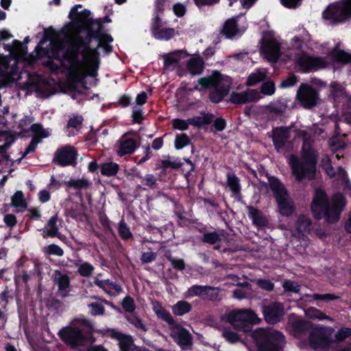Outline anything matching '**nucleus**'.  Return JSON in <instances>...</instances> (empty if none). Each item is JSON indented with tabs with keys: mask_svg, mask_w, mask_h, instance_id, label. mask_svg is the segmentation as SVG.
I'll return each instance as SVG.
<instances>
[{
	"mask_svg": "<svg viewBox=\"0 0 351 351\" xmlns=\"http://www.w3.org/2000/svg\"><path fill=\"white\" fill-rule=\"evenodd\" d=\"M75 5L69 12L71 22L58 32L51 41L52 55L59 60L67 73L72 84L81 83L87 75L95 76L98 64V53L89 49L88 32L85 29V21Z\"/></svg>",
	"mask_w": 351,
	"mask_h": 351,
	"instance_id": "nucleus-1",
	"label": "nucleus"
},
{
	"mask_svg": "<svg viewBox=\"0 0 351 351\" xmlns=\"http://www.w3.org/2000/svg\"><path fill=\"white\" fill-rule=\"evenodd\" d=\"M317 158L318 153L313 147L311 140L304 137L300 158L295 155L288 158V163L295 179L301 182L304 179L313 178L316 173Z\"/></svg>",
	"mask_w": 351,
	"mask_h": 351,
	"instance_id": "nucleus-2",
	"label": "nucleus"
},
{
	"mask_svg": "<svg viewBox=\"0 0 351 351\" xmlns=\"http://www.w3.org/2000/svg\"><path fill=\"white\" fill-rule=\"evenodd\" d=\"M292 45L298 49V51L295 53V59L304 71H311L325 68L330 63L328 60L330 59H334L335 61L341 63H348L351 61V53H349L337 49L330 51L326 59L310 56L300 49L302 47V40L298 37L292 40Z\"/></svg>",
	"mask_w": 351,
	"mask_h": 351,
	"instance_id": "nucleus-3",
	"label": "nucleus"
},
{
	"mask_svg": "<svg viewBox=\"0 0 351 351\" xmlns=\"http://www.w3.org/2000/svg\"><path fill=\"white\" fill-rule=\"evenodd\" d=\"M345 206L346 201L341 194H335L329 203L325 193L317 189L311 204V210L315 217H326L329 223H333L339 219V214Z\"/></svg>",
	"mask_w": 351,
	"mask_h": 351,
	"instance_id": "nucleus-4",
	"label": "nucleus"
},
{
	"mask_svg": "<svg viewBox=\"0 0 351 351\" xmlns=\"http://www.w3.org/2000/svg\"><path fill=\"white\" fill-rule=\"evenodd\" d=\"M231 84V79L228 76L215 72L210 77L200 78L197 81L195 89L202 90L207 88H212L213 90L210 95V99L213 102L218 103L227 95Z\"/></svg>",
	"mask_w": 351,
	"mask_h": 351,
	"instance_id": "nucleus-5",
	"label": "nucleus"
},
{
	"mask_svg": "<svg viewBox=\"0 0 351 351\" xmlns=\"http://www.w3.org/2000/svg\"><path fill=\"white\" fill-rule=\"evenodd\" d=\"M252 337L258 351H280L282 345L285 343L284 335L271 328H258L252 332Z\"/></svg>",
	"mask_w": 351,
	"mask_h": 351,
	"instance_id": "nucleus-6",
	"label": "nucleus"
},
{
	"mask_svg": "<svg viewBox=\"0 0 351 351\" xmlns=\"http://www.w3.org/2000/svg\"><path fill=\"white\" fill-rule=\"evenodd\" d=\"M221 319L228 322L234 328L245 332L251 330L252 324H258L261 319L256 314L249 309L234 310L223 315Z\"/></svg>",
	"mask_w": 351,
	"mask_h": 351,
	"instance_id": "nucleus-7",
	"label": "nucleus"
},
{
	"mask_svg": "<svg viewBox=\"0 0 351 351\" xmlns=\"http://www.w3.org/2000/svg\"><path fill=\"white\" fill-rule=\"evenodd\" d=\"M269 184L276 199L280 213L286 217L291 216L294 212V206L284 185L276 178L269 180Z\"/></svg>",
	"mask_w": 351,
	"mask_h": 351,
	"instance_id": "nucleus-8",
	"label": "nucleus"
},
{
	"mask_svg": "<svg viewBox=\"0 0 351 351\" xmlns=\"http://www.w3.org/2000/svg\"><path fill=\"white\" fill-rule=\"evenodd\" d=\"M323 16L330 23H341L351 17V0H340L328 6Z\"/></svg>",
	"mask_w": 351,
	"mask_h": 351,
	"instance_id": "nucleus-9",
	"label": "nucleus"
},
{
	"mask_svg": "<svg viewBox=\"0 0 351 351\" xmlns=\"http://www.w3.org/2000/svg\"><path fill=\"white\" fill-rule=\"evenodd\" d=\"M334 329L331 327L318 326L310 332L309 343L311 347L318 351H325L330 346Z\"/></svg>",
	"mask_w": 351,
	"mask_h": 351,
	"instance_id": "nucleus-10",
	"label": "nucleus"
},
{
	"mask_svg": "<svg viewBox=\"0 0 351 351\" xmlns=\"http://www.w3.org/2000/svg\"><path fill=\"white\" fill-rule=\"evenodd\" d=\"M311 221L308 217L304 215H300L295 223V230L292 234V243L293 245H297V243H300L301 247L305 248L308 244V239L307 234L311 231Z\"/></svg>",
	"mask_w": 351,
	"mask_h": 351,
	"instance_id": "nucleus-11",
	"label": "nucleus"
},
{
	"mask_svg": "<svg viewBox=\"0 0 351 351\" xmlns=\"http://www.w3.org/2000/svg\"><path fill=\"white\" fill-rule=\"evenodd\" d=\"M58 334L63 341L73 348L85 345L86 337L82 335L81 329L74 323L71 326L62 328Z\"/></svg>",
	"mask_w": 351,
	"mask_h": 351,
	"instance_id": "nucleus-12",
	"label": "nucleus"
},
{
	"mask_svg": "<svg viewBox=\"0 0 351 351\" xmlns=\"http://www.w3.org/2000/svg\"><path fill=\"white\" fill-rule=\"evenodd\" d=\"M261 53L269 62H276L280 56V45L278 40L271 36L263 39Z\"/></svg>",
	"mask_w": 351,
	"mask_h": 351,
	"instance_id": "nucleus-13",
	"label": "nucleus"
},
{
	"mask_svg": "<svg viewBox=\"0 0 351 351\" xmlns=\"http://www.w3.org/2000/svg\"><path fill=\"white\" fill-rule=\"evenodd\" d=\"M169 329L171 330L170 336L181 348H184L192 343L191 333L174 321L173 324H169Z\"/></svg>",
	"mask_w": 351,
	"mask_h": 351,
	"instance_id": "nucleus-14",
	"label": "nucleus"
},
{
	"mask_svg": "<svg viewBox=\"0 0 351 351\" xmlns=\"http://www.w3.org/2000/svg\"><path fill=\"white\" fill-rule=\"evenodd\" d=\"M297 96L302 105L307 108L314 106L318 99L317 92L306 84L302 85L300 87Z\"/></svg>",
	"mask_w": 351,
	"mask_h": 351,
	"instance_id": "nucleus-15",
	"label": "nucleus"
},
{
	"mask_svg": "<svg viewBox=\"0 0 351 351\" xmlns=\"http://www.w3.org/2000/svg\"><path fill=\"white\" fill-rule=\"evenodd\" d=\"M77 157V151L72 146H65L58 149L55 154L53 160L60 165L66 166L73 165Z\"/></svg>",
	"mask_w": 351,
	"mask_h": 351,
	"instance_id": "nucleus-16",
	"label": "nucleus"
},
{
	"mask_svg": "<svg viewBox=\"0 0 351 351\" xmlns=\"http://www.w3.org/2000/svg\"><path fill=\"white\" fill-rule=\"evenodd\" d=\"M263 313L265 320L270 324H274L280 320L284 315V308L280 303H274L263 307Z\"/></svg>",
	"mask_w": 351,
	"mask_h": 351,
	"instance_id": "nucleus-17",
	"label": "nucleus"
},
{
	"mask_svg": "<svg viewBox=\"0 0 351 351\" xmlns=\"http://www.w3.org/2000/svg\"><path fill=\"white\" fill-rule=\"evenodd\" d=\"M322 165L326 172V173L331 178L337 177V178L341 180L342 182L345 183L348 189L350 188V186H348V184L349 182L347 173L341 167H338L337 171H335L334 168L332 167L330 164V160L328 156H324L322 160Z\"/></svg>",
	"mask_w": 351,
	"mask_h": 351,
	"instance_id": "nucleus-18",
	"label": "nucleus"
},
{
	"mask_svg": "<svg viewBox=\"0 0 351 351\" xmlns=\"http://www.w3.org/2000/svg\"><path fill=\"white\" fill-rule=\"evenodd\" d=\"M261 98L260 93L253 89L241 93H232L230 95L232 103L242 104L247 102L256 101Z\"/></svg>",
	"mask_w": 351,
	"mask_h": 351,
	"instance_id": "nucleus-19",
	"label": "nucleus"
},
{
	"mask_svg": "<svg viewBox=\"0 0 351 351\" xmlns=\"http://www.w3.org/2000/svg\"><path fill=\"white\" fill-rule=\"evenodd\" d=\"M160 19L156 16L152 26V34L155 38L167 40L173 37L175 30L173 28H160Z\"/></svg>",
	"mask_w": 351,
	"mask_h": 351,
	"instance_id": "nucleus-20",
	"label": "nucleus"
},
{
	"mask_svg": "<svg viewBox=\"0 0 351 351\" xmlns=\"http://www.w3.org/2000/svg\"><path fill=\"white\" fill-rule=\"evenodd\" d=\"M110 336L118 341L121 351H132L136 347L130 336L125 335L115 330L110 331Z\"/></svg>",
	"mask_w": 351,
	"mask_h": 351,
	"instance_id": "nucleus-21",
	"label": "nucleus"
},
{
	"mask_svg": "<svg viewBox=\"0 0 351 351\" xmlns=\"http://www.w3.org/2000/svg\"><path fill=\"white\" fill-rule=\"evenodd\" d=\"M289 137V130L286 128H276L273 130V141L278 151L283 147Z\"/></svg>",
	"mask_w": 351,
	"mask_h": 351,
	"instance_id": "nucleus-22",
	"label": "nucleus"
},
{
	"mask_svg": "<svg viewBox=\"0 0 351 351\" xmlns=\"http://www.w3.org/2000/svg\"><path fill=\"white\" fill-rule=\"evenodd\" d=\"M187 54L184 51H176L164 56L165 66L166 67L177 64L182 59L185 58Z\"/></svg>",
	"mask_w": 351,
	"mask_h": 351,
	"instance_id": "nucleus-23",
	"label": "nucleus"
},
{
	"mask_svg": "<svg viewBox=\"0 0 351 351\" xmlns=\"http://www.w3.org/2000/svg\"><path fill=\"white\" fill-rule=\"evenodd\" d=\"M152 305L154 313L158 318L167 322L169 324H173L174 321L173 318L171 314L162 306L160 302L152 301Z\"/></svg>",
	"mask_w": 351,
	"mask_h": 351,
	"instance_id": "nucleus-24",
	"label": "nucleus"
},
{
	"mask_svg": "<svg viewBox=\"0 0 351 351\" xmlns=\"http://www.w3.org/2000/svg\"><path fill=\"white\" fill-rule=\"evenodd\" d=\"M136 147V143L134 139H122L120 141V147L117 151L119 156L132 154Z\"/></svg>",
	"mask_w": 351,
	"mask_h": 351,
	"instance_id": "nucleus-25",
	"label": "nucleus"
},
{
	"mask_svg": "<svg viewBox=\"0 0 351 351\" xmlns=\"http://www.w3.org/2000/svg\"><path fill=\"white\" fill-rule=\"evenodd\" d=\"M58 233V217L56 215L51 217L49 220L47 221L45 230L43 232V236L45 237H55L57 236Z\"/></svg>",
	"mask_w": 351,
	"mask_h": 351,
	"instance_id": "nucleus-26",
	"label": "nucleus"
},
{
	"mask_svg": "<svg viewBox=\"0 0 351 351\" xmlns=\"http://www.w3.org/2000/svg\"><path fill=\"white\" fill-rule=\"evenodd\" d=\"M204 68L203 60L198 57H194L190 59L187 63V69L189 73L193 75L202 73Z\"/></svg>",
	"mask_w": 351,
	"mask_h": 351,
	"instance_id": "nucleus-27",
	"label": "nucleus"
},
{
	"mask_svg": "<svg viewBox=\"0 0 351 351\" xmlns=\"http://www.w3.org/2000/svg\"><path fill=\"white\" fill-rule=\"evenodd\" d=\"M213 291L209 288V286L193 285L185 293V297L193 298L194 296H199L204 299L206 291Z\"/></svg>",
	"mask_w": 351,
	"mask_h": 351,
	"instance_id": "nucleus-28",
	"label": "nucleus"
},
{
	"mask_svg": "<svg viewBox=\"0 0 351 351\" xmlns=\"http://www.w3.org/2000/svg\"><path fill=\"white\" fill-rule=\"evenodd\" d=\"M213 115L211 114H201L199 116L189 119L191 125L201 127L210 123L213 121Z\"/></svg>",
	"mask_w": 351,
	"mask_h": 351,
	"instance_id": "nucleus-29",
	"label": "nucleus"
},
{
	"mask_svg": "<svg viewBox=\"0 0 351 351\" xmlns=\"http://www.w3.org/2000/svg\"><path fill=\"white\" fill-rule=\"evenodd\" d=\"M95 283L98 287L104 289V291L108 293V294H111L113 291L116 292H119L121 290V287L119 285L112 282H110L108 280H99L98 278H96L95 279Z\"/></svg>",
	"mask_w": 351,
	"mask_h": 351,
	"instance_id": "nucleus-30",
	"label": "nucleus"
},
{
	"mask_svg": "<svg viewBox=\"0 0 351 351\" xmlns=\"http://www.w3.org/2000/svg\"><path fill=\"white\" fill-rule=\"evenodd\" d=\"M304 313L305 315L309 319L318 320L327 319L330 322L333 321V319L330 317L327 316L323 312H322L321 311L315 307L308 308L304 311Z\"/></svg>",
	"mask_w": 351,
	"mask_h": 351,
	"instance_id": "nucleus-31",
	"label": "nucleus"
},
{
	"mask_svg": "<svg viewBox=\"0 0 351 351\" xmlns=\"http://www.w3.org/2000/svg\"><path fill=\"white\" fill-rule=\"evenodd\" d=\"M191 304L186 301H178L172 306L173 313L178 316H182L191 310Z\"/></svg>",
	"mask_w": 351,
	"mask_h": 351,
	"instance_id": "nucleus-32",
	"label": "nucleus"
},
{
	"mask_svg": "<svg viewBox=\"0 0 351 351\" xmlns=\"http://www.w3.org/2000/svg\"><path fill=\"white\" fill-rule=\"evenodd\" d=\"M101 173L103 176L110 177L115 176L119 169V166L116 162H106L100 167Z\"/></svg>",
	"mask_w": 351,
	"mask_h": 351,
	"instance_id": "nucleus-33",
	"label": "nucleus"
},
{
	"mask_svg": "<svg viewBox=\"0 0 351 351\" xmlns=\"http://www.w3.org/2000/svg\"><path fill=\"white\" fill-rule=\"evenodd\" d=\"M248 212L253 223L257 226L262 227L266 226L267 221L259 211L252 207H248Z\"/></svg>",
	"mask_w": 351,
	"mask_h": 351,
	"instance_id": "nucleus-34",
	"label": "nucleus"
},
{
	"mask_svg": "<svg viewBox=\"0 0 351 351\" xmlns=\"http://www.w3.org/2000/svg\"><path fill=\"white\" fill-rule=\"evenodd\" d=\"M53 280L58 284L60 291H64L69 286V278L67 275L62 274L59 271H55Z\"/></svg>",
	"mask_w": 351,
	"mask_h": 351,
	"instance_id": "nucleus-35",
	"label": "nucleus"
},
{
	"mask_svg": "<svg viewBox=\"0 0 351 351\" xmlns=\"http://www.w3.org/2000/svg\"><path fill=\"white\" fill-rule=\"evenodd\" d=\"M292 327L293 335L295 336H300L302 332L311 327V324L304 319H298L293 323Z\"/></svg>",
	"mask_w": 351,
	"mask_h": 351,
	"instance_id": "nucleus-36",
	"label": "nucleus"
},
{
	"mask_svg": "<svg viewBox=\"0 0 351 351\" xmlns=\"http://www.w3.org/2000/svg\"><path fill=\"white\" fill-rule=\"evenodd\" d=\"M227 183L230 190L234 195L240 194V180L234 174L228 173L227 175Z\"/></svg>",
	"mask_w": 351,
	"mask_h": 351,
	"instance_id": "nucleus-37",
	"label": "nucleus"
},
{
	"mask_svg": "<svg viewBox=\"0 0 351 351\" xmlns=\"http://www.w3.org/2000/svg\"><path fill=\"white\" fill-rule=\"evenodd\" d=\"M223 32L228 38L237 34L238 29L234 19H230L226 21L223 28Z\"/></svg>",
	"mask_w": 351,
	"mask_h": 351,
	"instance_id": "nucleus-38",
	"label": "nucleus"
},
{
	"mask_svg": "<svg viewBox=\"0 0 351 351\" xmlns=\"http://www.w3.org/2000/svg\"><path fill=\"white\" fill-rule=\"evenodd\" d=\"M11 205L15 208L25 209L27 207L23 194L21 191H16L12 197Z\"/></svg>",
	"mask_w": 351,
	"mask_h": 351,
	"instance_id": "nucleus-39",
	"label": "nucleus"
},
{
	"mask_svg": "<svg viewBox=\"0 0 351 351\" xmlns=\"http://www.w3.org/2000/svg\"><path fill=\"white\" fill-rule=\"evenodd\" d=\"M66 186L75 189H86L89 186L90 182L84 179H71L65 182Z\"/></svg>",
	"mask_w": 351,
	"mask_h": 351,
	"instance_id": "nucleus-40",
	"label": "nucleus"
},
{
	"mask_svg": "<svg viewBox=\"0 0 351 351\" xmlns=\"http://www.w3.org/2000/svg\"><path fill=\"white\" fill-rule=\"evenodd\" d=\"M32 131L34 133V137H38L40 141L42 138H47L50 135L49 130L44 129L41 125L37 123L32 125Z\"/></svg>",
	"mask_w": 351,
	"mask_h": 351,
	"instance_id": "nucleus-41",
	"label": "nucleus"
},
{
	"mask_svg": "<svg viewBox=\"0 0 351 351\" xmlns=\"http://www.w3.org/2000/svg\"><path fill=\"white\" fill-rule=\"evenodd\" d=\"M350 337H351V328L342 327L335 334V341L337 342H342Z\"/></svg>",
	"mask_w": 351,
	"mask_h": 351,
	"instance_id": "nucleus-42",
	"label": "nucleus"
},
{
	"mask_svg": "<svg viewBox=\"0 0 351 351\" xmlns=\"http://www.w3.org/2000/svg\"><path fill=\"white\" fill-rule=\"evenodd\" d=\"M221 335L230 343H234L240 341V337L239 335L230 329H223Z\"/></svg>",
	"mask_w": 351,
	"mask_h": 351,
	"instance_id": "nucleus-43",
	"label": "nucleus"
},
{
	"mask_svg": "<svg viewBox=\"0 0 351 351\" xmlns=\"http://www.w3.org/2000/svg\"><path fill=\"white\" fill-rule=\"evenodd\" d=\"M94 271V267L88 263H83L78 266V272L82 276H90Z\"/></svg>",
	"mask_w": 351,
	"mask_h": 351,
	"instance_id": "nucleus-44",
	"label": "nucleus"
},
{
	"mask_svg": "<svg viewBox=\"0 0 351 351\" xmlns=\"http://www.w3.org/2000/svg\"><path fill=\"white\" fill-rule=\"evenodd\" d=\"M265 77L264 73L261 71H256L252 73L247 79V84L250 86H253L263 80Z\"/></svg>",
	"mask_w": 351,
	"mask_h": 351,
	"instance_id": "nucleus-45",
	"label": "nucleus"
},
{
	"mask_svg": "<svg viewBox=\"0 0 351 351\" xmlns=\"http://www.w3.org/2000/svg\"><path fill=\"white\" fill-rule=\"evenodd\" d=\"M44 252L49 255L61 256L63 255V250L58 245L55 244L49 245L44 248Z\"/></svg>",
	"mask_w": 351,
	"mask_h": 351,
	"instance_id": "nucleus-46",
	"label": "nucleus"
},
{
	"mask_svg": "<svg viewBox=\"0 0 351 351\" xmlns=\"http://www.w3.org/2000/svg\"><path fill=\"white\" fill-rule=\"evenodd\" d=\"M190 142L189 137L184 134H182L178 135L175 139V147L178 149H182L185 146H186Z\"/></svg>",
	"mask_w": 351,
	"mask_h": 351,
	"instance_id": "nucleus-47",
	"label": "nucleus"
},
{
	"mask_svg": "<svg viewBox=\"0 0 351 351\" xmlns=\"http://www.w3.org/2000/svg\"><path fill=\"white\" fill-rule=\"evenodd\" d=\"M311 297L315 300H322L326 302L339 299V296L331 293H315Z\"/></svg>",
	"mask_w": 351,
	"mask_h": 351,
	"instance_id": "nucleus-48",
	"label": "nucleus"
},
{
	"mask_svg": "<svg viewBox=\"0 0 351 351\" xmlns=\"http://www.w3.org/2000/svg\"><path fill=\"white\" fill-rule=\"evenodd\" d=\"M83 121V118L82 116L75 115L71 118L66 125L67 130L70 128H73L77 130L80 125H82Z\"/></svg>",
	"mask_w": 351,
	"mask_h": 351,
	"instance_id": "nucleus-49",
	"label": "nucleus"
},
{
	"mask_svg": "<svg viewBox=\"0 0 351 351\" xmlns=\"http://www.w3.org/2000/svg\"><path fill=\"white\" fill-rule=\"evenodd\" d=\"M276 90L275 84L271 81L265 82L261 87V93L265 95H272Z\"/></svg>",
	"mask_w": 351,
	"mask_h": 351,
	"instance_id": "nucleus-50",
	"label": "nucleus"
},
{
	"mask_svg": "<svg viewBox=\"0 0 351 351\" xmlns=\"http://www.w3.org/2000/svg\"><path fill=\"white\" fill-rule=\"evenodd\" d=\"M202 241L210 244H215L220 241V236L215 232L206 233L203 236Z\"/></svg>",
	"mask_w": 351,
	"mask_h": 351,
	"instance_id": "nucleus-51",
	"label": "nucleus"
},
{
	"mask_svg": "<svg viewBox=\"0 0 351 351\" xmlns=\"http://www.w3.org/2000/svg\"><path fill=\"white\" fill-rule=\"evenodd\" d=\"M119 232L120 235L125 239H129L132 237V233L130 230V228L128 227L123 219L119 222Z\"/></svg>",
	"mask_w": 351,
	"mask_h": 351,
	"instance_id": "nucleus-52",
	"label": "nucleus"
},
{
	"mask_svg": "<svg viewBox=\"0 0 351 351\" xmlns=\"http://www.w3.org/2000/svg\"><path fill=\"white\" fill-rule=\"evenodd\" d=\"M282 287L284 288L285 291H291L293 293H299L300 289V286L291 280H286L282 284Z\"/></svg>",
	"mask_w": 351,
	"mask_h": 351,
	"instance_id": "nucleus-53",
	"label": "nucleus"
},
{
	"mask_svg": "<svg viewBox=\"0 0 351 351\" xmlns=\"http://www.w3.org/2000/svg\"><path fill=\"white\" fill-rule=\"evenodd\" d=\"M122 306L127 312L132 313L135 310L134 300L130 297H125L122 302Z\"/></svg>",
	"mask_w": 351,
	"mask_h": 351,
	"instance_id": "nucleus-54",
	"label": "nucleus"
},
{
	"mask_svg": "<svg viewBox=\"0 0 351 351\" xmlns=\"http://www.w3.org/2000/svg\"><path fill=\"white\" fill-rule=\"evenodd\" d=\"M172 124L175 129L179 130H186L188 129L189 125H191L189 123V119L185 121L180 119H175L172 120Z\"/></svg>",
	"mask_w": 351,
	"mask_h": 351,
	"instance_id": "nucleus-55",
	"label": "nucleus"
},
{
	"mask_svg": "<svg viewBox=\"0 0 351 351\" xmlns=\"http://www.w3.org/2000/svg\"><path fill=\"white\" fill-rule=\"evenodd\" d=\"M257 285L267 291H271L274 289V285L269 280L258 279L256 280Z\"/></svg>",
	"mask_w": 351,
	"mask_h": 351,
	"instance_id": "nucleus-56",
	"label": "nucleus"
},
{
	"mask_svg": "<svg viewBox=\"0 0 351 351\" xmlns=\"http://www.w3.org/2000/svg\"><path fill=\"white\" fill-rule=\"evenodd\" d=\"M128 320L132 325H134L136 328L141 329L142 331L145 332L147 330V328L143 324L141 319H140L138 317L131 316L128 317Z\"/></svg>",
	"mask_w": 351,
	"mask_h": 351,
	"instance_id": "nucleus-57",
	"label": "nucleus"
},
{
	"mask_svg": "<svg viewBox=\"0 0 351 351\" xmlns=\"http://www.w3.org/2000/svg\"><path fill=\"white\" fill-rule=\"evenodd\" d=\"M89 308L90 309L91 314L93 315H102L104 312V306L97 302L89 304Z\"/></svg>",
	"mask_w": 351,
	"mask_h": 351,
	"instance_id": "nucleus-58",
	"label": "nucleus"
},
{
	"mask_svg": "<svg viewBox=\"0 0 351 351\" xmlns=\"http://www.w3.org/2000/svg\"><path fill=\"white\" fill-rule=\"evenodd\" d=\"M226 126V123L225 119L221 117L217 118L214 121V123L213 127L215 128L216 131H222L225 129Z\"/></svg>",
	"mask_w": 351,
	"mask_h": 351,
	"instance_id": "nucleus-59",
	"label": "nucleus"
},
{
	"mask_svg": "<svg viewBox=\"0 0 351 351\" xmlns=\"http://www.w3.org/2000/svg\"><path fill=\"white\" fill-rule=\"evenodd\" d=\"M126 176L130 180H135L136 179L143 178V176L140 171L136 168L131 169L126 173Z\"/></svg>",
	"mask_w": 351,
	"mask_h": 351,
	"instance_id": "nucleus-60",
	"label": "nucleus"
},
{
	"mask_svg": "<svg viewBox=\"0 0 351 351\" xmlns=\"http://www.w3.org/2000/svg\"><path fill=\"white\" fill-rule=\"evenodd\" d=\"M169 260L174 268H176L180 270H183L184 269L185 264L182 259L170 257Z\"/></svg>",
	"mask_w": 351,
	"mask_h": 351,
	"instance_id": "nucleus-61",
	"label": "nucleus"
},
{
	"mask_svg": "<svg viewBox=\"0 0 351 351\" xmlns=\"http://www.w3.org/2000/svg\"><path fill=\"white\" fill-rule=\"evenodd\" d=\"M40 143V139L38 138V137H33L31 143L28 145V147L26 148L23 157L26 156L27 154L33 152L35 150V148L36 145Z\"/></svg>",
	"mask_w": 351,
	"mask_h": 351,
	"instance_id": "nucleus-62",
	"label": "nucleus"
},
{
	"mask_svg": "<svg viewBox=\"0 0 351 351\" xmlns=\"http://www.w3.org/2000/svg\"><path fill=\"white\" fill-rule=\"evenodd\" d=\"M302 0H280L281 3L288 8H295L301 4Z\"/></svg>",
	"mask_w": 351,
	"mask_h": 351,
	"instance_id": "nucleus-63",
	"label": "nucleus"
},
{
	"mask_svg": "<svg viewBox=\"0 0 351 351\" xmlns=\"http://www.w3.org/2000/svg\"><path fill=\"white\" fill-rule=\"evenodd\" d=\"M173 12L178 16H182L186 12L184 5L181 3H176L173 6Z\"/></svg>",
	"mask_w": 351,
	"mask_h": 351,
	"instance_id": "nucleus-64",
	"label": "nucleus"
}]
</instances>
